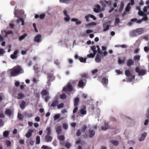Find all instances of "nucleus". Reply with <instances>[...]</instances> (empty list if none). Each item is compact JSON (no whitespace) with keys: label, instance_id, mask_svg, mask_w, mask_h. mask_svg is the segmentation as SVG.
Wrapping results in <instances>:
<instances>
[{"label":"nucleus","instance_id":"nucleus-1","mask_svg":"<svg viewBox=\"0 0 149 149\" xmlns=\"http://www.w3.org/2000/svg\"><path fill=\"white\" fill-rule=\"evenodd\" d=\"M144 31L143 28H138L132 31L130 33V36L131 37H136L143 33Z\"/></svg>","mask_w":149,"mask_h":149},{"label":"nucleus","instance_id":"nucleus-2","mask_svg":"<svg viewBox=\"0 0 149 149\" xmlns=\"http://www.w3.org/2000/svg\"><path fill=\"white\" fill-rule=\"evenodd\" d=\"M41 94L42 97L45 99V101L47 102L49 98V93L47 90L46 89L42 90L41 92Z\"/></svg>","mask_w":149,"mask_h":149},{"label":"nucleus","instance_id":"nucleus-3","mask_svg":"<svg viewBox=\"0 0 149 149\" xmlns=\"http://www.w3.org/2000/svg\"><path fill=\"white\" fill-rule=\"evenodd\" d=\"M64 92H70L72 91V86L70 83H68L67 85L65 86L63 90Z\"/></svg>","mask_w":149,"mask_h":149},{"label":"nucleus","instance_id":"nucleus-4","mask_svg":"<svg viewBox=\"0 0 149 149\" xmlns=\"http://www.w3.org/2000/svg\"><path fill=\"white\" fill-rule=\"evenodd\" d=\"M135 71L138 73V75L139 76H143L145 75L146 72L145 70L141 69L140 70L138 67H136L135 68Z\"/></svg>","mask_w":149,"mask_h":149},{"label":"nucleus","instance_id":"nucleus-5","mask_svg":"<svg viewBox=\"0 0 149 149\" xmlns=\"http://www.w3.org/2000/svg\"><path fill=\"white\" fill-rule=\"evenodd\" d=\"M47 78L48 80L51 81H53L55 80V78L54 76V72L52 71L51 72H48L47 74Z\"/></svg>","mask_w":149,"mask_h":149},{"label":"nucleus","instance_id":"nucleus-6","mask_svg":"<svg viewBox=\"0 0 149 149\" xmlns=\"http://www.w3.org/2000/svg\"><path fill=\"white\" fill-rule=\"evenodd\" d=\"M86 80L84 79H82L79 81L78 86L80 88H83L84 87L86 84Z\"/></svg>","mask_w":149,"mask_h":149},{"label":"nucleus","instance_id":"nucleus-7","mask_svg":"<svg viewBox=\"0 0 149 149\" xmlns=\"http://www.w3.org/2000/svg\"><path fill=\"white\" fill-rule=\"evenodd\" d=\"M14 68H15V70L18 75L24 72V70L21 66H17L14 67Z\"/></svg>","mask_w":149,"mask_h":149},{"label":"nucleus","instance_id":"nucleus-8","mask_svg":"<svg viewBox=\"0 0 149 149\" xmlns=\"http://www.w3.org/2000/svg\"><path fill=\"white\" fill-rule=\"evenodd\" d=\"M125 75L128 77H131L130 78V81H132V80L135 78V76H132V74L131 72L128 70H126L125 71Z\"/></svg>","mask_w":149,"mask_h":149},{"label":"nucleus","instance_id":"nucleus-9","mask_svg":"<svg viewBox=\"0 0 149 149\" xmlns=\"http://www.w3.org/2000/svg\"><path fill=\"white\" fill-rule=\"evenodd\" d=\"M89 17L92 18L94 20H95L96 19V17L94 15L91 14H89L88 15H86L85 17L87 22H89Z\"/></svg>","mask_w":149,"mask_h":149},{"label":"nucleus","instance_id":"nucleus-10","mask_svg":"<svg viewBox=\"0 0 149 149\" xmlns=\"http://www.w3.org/2000/svg\"><path fill=\"white\" fill-rule=\"evenodd\" d=\"M42 36L40 34H38L36 35L34 38V41L37 42H41V39Z\"/></svg>","mask_w":149,"mask_h":149},{"label":"nucleus","instance_id":"nucleus-11","mask_svg":"<svg viewBox=\"0 0 149 149\" xmlns=\"http://www.w3.org/2000/svg\"><path fill=\"white\" fill-rule=\"evenodd\" d=\"M58 140L60 141V144L64 145V144L62 141H64L65 139V138L64 136L63 135H59L58 137Z\"/></svg>","mask_w":149,"mask_h":149},{"label":"nucleus","instance_id":"nucleus-12","mask_svg":"<svg viewBox=\"0 0 149 149\" xmlns=\"http://www.w3.org/2000/svg\"><path fill=\"white\" fill-rule=\"evenodd\" d=\"M101 82L103 85L105 87H106L107 86L108 84V79L107 78L105 77L103 78L102 79Z\"/></svg>","mask_w":149,"mask_h":149},{"label":"nucleus","instance_id":"nucleus-13","mask_svg":"<svg viewBox=\"0 0 149 149\" xmlns=\"http://www.w3.org/2000/svg\"><path fill=\"white\" fill-rule=\"evenodd\" d=\"M101 55L97 54L95 58V60L97 63H100L101 62Z\"/></svg>","mask_w":149,"mask_h":149},{"label":"nucleus","instance_id":"nucleus-14","mask_svg":"<svg viewBox=\"0 0 149 149\" xmlns=\"http://www.w3.org/2000/svg\"><path fill=\"white\" fill-rule=\"evenodd\" d=\"M49 135L47 134L45 136V140L47 142H50L52 141V138Z\"/></svg>","mask_w":149,"mask_h":149},{"label":"nucleus","instance_id":"nucleus-15","mask_svg":"<svg viewBox=\"0 0 149 149\" xmlns=\"http://www.w3.org/2000/svg\"><path fill=\"white\" fill-rule=\"evenodd\" d=\"M18 53V51H15L13 53V54L11 55L10 57L12 59H16L17 57V54Z\"/></svg>","mask_w":149,"mask_h":149},{"label":"nucleus","instance_id":"nucleus-16","mask_svg":"<svg viewBox=\"0 0 149 149\" xmlns=\"http://www.w3.org/2000/svg\"><path fill=\"white\" fill-rule=\"evenodd\" d=\"M15 68H14L13 67L12 69L10 70V74L11 76L15 77L18 75L16 72H15Z\"/></svg>","mask_w":149,"mask_h":149},{"label":"nucleus","instance_id":"nucleus-17","mask_svg":"<svg viewBox=\"0 0 149 149\" xmlns=\"http://www.w3.org/2000/svg\"><path fill=\"white\" fill-rule=\"evenodd\" d=\"M5 113L6 115L10 116L12 114L13 112L10 109H7L5 110Z\"/></svg>","mask_w":149,"mask_h":149},{"label":"nucleus","instance_id":"nucleus-18","mask_svg":"<svg viewBox=\"0 0 149 149\" xmlns=\"http://www.w3.org/2000/svg\"><path fill=\"white\" fill-rule=\"evenodd\" d=\"M134 61L133 60L131 59H129L127 61L126 63L128 66H130L134 65Z\"/></svg>","mask_w":149,"mask_h":149},{"label":"nucleus","instance_id":"nucleus-19","mask_svg":"<svg viewBox=\"0 0 149 149\" xmlns=\"http://www.w3.org/2000/svg\"><path fill=\"white\" fill-rule=\"evenodd\" d=\"M34 131L32 129H30L28 132L26 134L25 136L27 138H29L31 137L32 135L33 132Z\"/></svg>","mask_w":149,"mask_h":149},{"label":"nucleus","instance_id":"nucleus-20","mask_svg":"<svg viewBox=\"0 0 149 149\" xmlns=\"http://www.w3.org/2000/svg\"><path fill=\"white\" fill-rule=\"evenodd\" d=\"M80 112L81 114L82 115H85L86 114V111L85 106H84L80 110Z\"/></svg>","mask_w":149,"mask_h":149},{"label":"nucleus","instance_id":"nucleus-21","mask_svg":"<svg viewBox=\"0 0 149 149\" xmlns=\"http://www.w3.org/2000/svg\"><path fill=\"white\" fill-rule=\"evenodd\" d=\"M95 132L93 130H91L89 131L88 136L89 137L91 138L94 136Z\"/></svg>","mask_w":149,"mask_h":149},{"label":"nucleus","instance_id":"nucleus-22","mask_svg":"<svg viewBox=\"0 0 149 149\" xmlns=\"http://www.w3.org/2000/svg\"><path fill=\"white\" fill-rule=\"evenodd\" d=\"M26 106V102L23 100L21 102V104L20 105V107L22 109H24Z\"/></svg>","mask_w":149,"mask_h":149},{"label":"nucleus","instance_id":"nucleus-23","mask_svg":"<svg viewBox=\"0 0 149 149\" xmlns=\"http://www.w3.org/2000/svg\"><path fill=\"white\" fill-rule=\"evenodd\" d=\"M147 133L146 132H144L141 134V137L139 139V140L140 141H143L146 137L147 136Z\"/></svg>","mask_w":149,"mask_h":149},{"label":"nucleus","instance_id":"nucleus-24","mask_svg":"<svg viewBox=\"0 0 149 149\" xmlns=\"http://www.w3.org/2000/svg\"><path fill=\"white\" fill-rule=\"evenodd\" d=\"M130 22H135L136 23L140 24L141 23V21L140 20H138L136 18L132 19L130 20Z\"/></svg>","mask_w":149,"mask_h":149},{"label":"nucleus","instance_id":"nucleus-25","mask_svg":"<svg viewBox=\"0 0 149 149\" xmlns=\"http://www.w3.org/2000/svg\"><path fill=\"white\" fill-rule=\"evenodd\" d=\"M79 97H76L74 99V106H78V103L79 102Z\"/></svg>","mask_w":149,"mask_h":149},{"label":"nucleus","instance_id":"nucleus-26","mask_svg":"<svg viewBox=\"0 0 149 149\" xmlns=\"http://www.w3.org/2000/svg\"><path fill=\"white\" fill-rule=\"evenodd\" d=\"M58 101L57 100H54L52 103L51 107H54L57 105L58 104Z\"/></svg>","mask_w":149,"mask_h":149},{"label":"nucleus","instance_id":"nucleus-27","mask_svg":"<svg viewBox=\"0 0 149 149\" xmlns=\"http://www.w3.org/2000/svg\"><path fill=\"white\" fill-rule=\"evenodd\" d=\"M97 8H94L93 9V11L96 13H98L100 10L101 9V7L100 5L98 4L96 6Z\"/></svg>","mask_w":149,"mask_h":149},{"label":"nucleus","instance_id":"nucleus-28","mask_svg":"<svg viewBox=\"0 0 149 149\" xmlns=\"http://www.w3.org/2000/svg\"><path fill=\"white\" fill-rule=\"evenodd\" d=\"M124 7V3L123 2L121 1V2L120 4V7L119 10V12H121Z\"/></svg>","mask_w":149,"mask_h":149},{"label":"nucleus","instance_id":"nucleus-29","mask_svg":"<svg viewBox=\"0 0 149 149\" xmlns=\"http://www.w3.org/2000/svg\"><path fill=\"white\" fill-rule=\"evenodd\" d=\"M24 97V95L22 93H20L18 94L17 99H22Z\"/></svg>","mask_w":149,"mask_h":149},{"label":"nucleus","instance_id":"nucleus-30","mask_svg":"<svg viewBox=\"0 0 149 149\" xmlns=\"http://www.w3.org/2000/svg\"><path fill=\"white\" fill-rule=\"evenodd\" d=\"M103 27L104 28L103 31H106L109 30V25H107L106 27V25L104 24L103 25Z\"/></svg>","mask_w":149,"mask_h":149},{"label":"nucleus","instance_id":"nucleus-31","mask_svg":"<svg viewBox=\"0 0 149 149\" xmlns=\"http://www.w3.org/2000/svg\"><path fill=\"white\" fill-rule=\"evenodd\" d=\"M108 127V125L107 123H105L104 125L102 127V129L104 130H106Z\"/></svg>","mask_w":149,"mask_h":149},{"label":"nucleus","instance_id":"nucleus-32","mask_svg":"<svg viewBox=\"0 0 149 149\" xmlns=\"http://www.w3.org/2000/svg\"><path fill=\"white\" fill-rule=\"evenodd\" d=\"M111 142L114 146H117L119 144V142L116 140H112L111 141Z\"/></svg>","mask_w":149,"mask_h":149},{"label":"nucleus","instance_id":"nucleus-33","mask_svg":"<svg viewBox=\"0 0 149 149\" xmlns=\"http://www.w3.org/2000/svg\"><path fill=\"white\" fill-rule=\"evenodd\" d=\"M10 133V131L7 130V131H4L3 132V136L7 137L9 135Z\"/></svg>","mask_w":149,"mask_h":149},{"label":"nucleus","instance_id":"nucleus-34","mask_svg":"<svg viewBox=\"0 0 149 149\" xmlns=\"http://www.w3.org/2000/svg\"><path fill=\"white\" fill-rule=\"evenodd\" d=\"M61 127L60 126H58L56 128V132L58 134H61Z\"/></svg>","mask_w":149,"mask_h":149},{"label":"nucleus","instance_id":"nucleus-35","mask_svg":"<svg viewBox=\"0 0 149 149\" xmlns=\"http://www.w3.org/2000/svg\"><path fill=\"white\" fill-rule=\"evenodd\" d=\"M24 118V116L20 113H18L17 115L18 118L20 120H22Z\"/></svg>","mask_w":149,"mask_h":149},{"label":"nucleus","instance_id":"nucleus-36","mask_svg":"<svg viewBox=\"0 0 149 149\" xmlns=\"http://www.w3.org/2000/svg\"><path fill=\"white\" fill-rule=\"evenodd\" d=\"M60 116L61 115L59 113L56 114L54 116V119L55 120H56L59 118Z\"/></svg>","mask_w":149,"mask_h":149},{"label":"nucleus","instance_id":"nucleus-37","mask_svg":"<svg viewBox=\"0 0 149 149\" xmlns=\"http://www.w3.org/2000/svg\"><path fill=\"white\" fill-rule=\"evenodd\" d=\"M36 143L37 144H39L40 142V137L39 136H38L36 138Z\"/></svg>","mask_w":149,"mask_h":149},{"label":"nucleus","instance_id":"nucleus-38","mask_svg":"<svg viewBox=\"0 0 149 149\" xmlns=\"http://www.w3.org/2000/svg\"><path fill=\"white\" fill-rule=\"evenodd\" d=\"M46 132L47 134L50 135L51 133V129L50 127H47L46 130Z\"/></svg>","mask_w":149,"mask_h":149},{"label":"nucleus","instance_id":"nucleus-39","mask_svg":"<svg viewBox=\"0 0 149 149\" xmlns=\"http://www.w3.org/2000/svg\"><path fill=\"white\" fill-rule=\"evenodd\" d=\"M27 34L26 33H24L23 35L20 36L19 37V40L20 41H21L23 40L26 36Z\"/></svg>","mask_w":149,"mask_h":149},{"label":"nucleus","instance_id":"nucleus-40","mask_svg":"<svg viewBox=\"0 0 149 149\" xmlns=\"http://www.w3.org/2000/svg\"><path fill=\"white\" fill-rule=\"evenodd\" d=\"M140 58V56L139 55H136L134 56V61H139Z\"/></svg>","mask_w":149,"mask_h":149},{"label":"nucleus","instance_id":"nucleus-41","mask_svg":"<svg viewBox=\"0 0 149 149\" xmlns=\"http://www.w3.org/2000/svg\"><path fill=\"white\" fill-rule=\"evenodd\" d=\"M130 3H129L127 5L125 9V11L126 12H129V11L130 8Z\"/></svg>","mask_w":149,"mask_h":149},{"label":"nucleus","instance_id":"nucleus-42","mask_svg":"<svg viewBox=\"0 0 149 149\" xmlns=\"http://www.w3.org/2000/svg\"><path fill=\"white\" fill-rule=\"evenodd\" d=\"M4 32L5 33L6 35L4 36L5 37L7 36V35L9 34H12L13 33V32L12 31L9 30L8 31H7L6 30L4 31Z\"/></svg>","mask_w":149,"mask_h":149},{"label":"nucleus","instance_id":"nucleus-43","mask_svg":"<svg viewBox=\"0 0 149 149\" xmlns=\"http://www.w3.org/2000/svg\"><path fill=\"white\" fill-rule=\"evenodd\" d=\"M78 59L81 62L85 63L86 62V58H84L82 57H79Z\"/></svg>","mask_w":149,"mask_h":149},{"label":"nucleus","instance_id":"nucleus-44","mask_svg":"<svg viewBox=\"0 0 149 149\" xmlns=\"http://www.w3.org/2000/svg\"><path fill=\"white\" fill-rule=\"evenodd\" d=\"M14 14L15 17H19V15L18 14V10L15 8L14 10Z\"/></svg>","mask_w":149,"mask_h":149},{"label":"nucleus","instance_id":"nucleus-45","mask_svg":"<svg viewBox=\"0 0 149 149\" xmlns=\"http://www.w3.org/2000/svg\"><path fill=\"white\" fill-rule=\"evenodd\" d=\"M96 24L95 22H91L90 23L86 25V27L87 28L88 26L92 25H95Z\"/></svg>","mask_w":149,"mask_h":149},{"label":"nucleus","instance_id":"nucleus-46","mask_svg":"<svg viewBox=\"0 0 149 149\" xmlns=\"http://www.w3.org/2000/svg\"><path fill=\"white\" fill-rule=\"evenodd\" d=\"M87 128V126L86 125H84L82 127L81 131L82 132L84 133Z\"/></svg>","mask_w":149,"mask_h":149},{"label":"nucleus","instance_id":"nucleus-47","mask_svg":"<svg viewBox=\"0 0 149 149\" xmlns=\"http://www.w3.org/2000/svg\"><path fill=\"white\" fill-rule=\"evenodd\" d=\"M96 48L95 46H93L91 47V49L93 51V53L96 54L97 51L96 50Z\"/></svg>","mask_w":149,"mask_h":149},{"label":"nucleus","instance_id":"nucleus-48","mask_svg":"<svg viewBox=\"0 0 149 149\" xmlns=\"http://www.w3.org/2000/svg\"><path fill=\"white\" fill-rule=\"evenodd\" d=\"M120 19L119 18H116L115 20L114 23L115 25L118 24L120 23Z\"/></svg>","mask_w":149,"mask_h":149},{"label":"nucleus","instance_id":"nucleus-49","mask_svg":"<svg viewBox=\"0 0 149 149\" xmlns=\"http://www.w3.org/2000/svg\"><path fill=\"white\" fill-rule=\"evenodd\" d=\"M144 17L142 18L140 20L141 22L143 21H146L148 19V17H147V15L145 14V15H144Z\"/></svg>","mask_w":149,"mask_h":149},{"label":"nucleus","instance_id":"nucleus-50","mask_svg":"<svg viewBox=\"0 0 149 149\" xmlns=\"http://www.w3.org/2000/svg\"><path fill=\"white\" fill-rule=\"evenodd\" d=\"M64 105V104L63 103H61L57 105V108L58 109L62 108L63 107Z\"/></svg>","mask_w":149,"mask_h":149},{"label":"nucleus","instance_id":"nucleus-51","mask_svg":"<svg viewBox=\"0 0 149 149\" xmlns=\"http://www.w3.org/2000/svg\"><path fill=\"white\" fill-rule=\"evenodd\" d=\"M95 54L90 53L89 54H88L87 56L89 58H93L95 56Z\"/></svg>","mask_w":149,"mask_h":149},{"label":"nucleus","instance_id":"nucleus-52","mask_svg":"<svg viewBox=\"0 0 149 149\" xmlns=\"http://www.w3.org/2000/svg\"><path fill=\"white\" fill-rule=\"evenodd\" d=\"M66 95L65 94H62L60 95V98L62 99H64L66 98Z\"/></svg>","mask_w":149,"mask_h":149},{"label":"nucleus","instance_id":"nucleus-53","mask_svg":"<svg viewBox=\"0 0 149 149\" xmlns=\"http://www.w3.org/2000/svg\"><path fill=\"white\" fill-rule=\"evenodd\" d=\"M81 130L80 129H78L77 132V133L76 134V135L77 136H79L81 135Z\"/></svg>","mask_w":149,"mask_h":149},{"label":"nucleus","instance_id":"nucleus-54","mask_svg":"<svg viewBox=\"0 0 149 149\" xmlns=\"http://www.w3.org/2000/svg\"><path fill=\"white\" fill-rule=\"evenodd\" d=\"M63 127L65 129H67L68 127V125L67 123H64L63 124Z\"/></svg>","mask_w":149,"mask_h":149},{"label":"nucleus","instance_id":"nucleus-55","mask_svg":"<svg viewBox=\"0 0 149 149\" xmlns=\"http://www.w3.org/2000/svg\"><path fill=\"white\" fill-rule=\"evenodd\" d=\"M74 108L73 111V113H74L76 112L78 110V106H74Z\"/></svg>","mask_w":149,"mask_h":149},{"label":"nucleus","instance_id":"nucleus-56","mask_svg":"<svg viewBox=\"0 0 149 149\" xmlns=\"http://www.w3.org/2000/svg\"><path fill=\"white\" fill-rule=\"evenodd\" d=\"M70 1V0H59L60 2L64 3H68Z\"/></svg>","mask_w":149,"mask_h":149},{"label":"nucleus","instance_id":"nucleus-57","mask_svg":"<svg viewBox=\"0 0 149 149\" xmlns=\"http://www.w3.org/2000/svg\"><path fill=\"white\" fill-rule=\"evenodd\" d=\"M66 17H64V19L66 22L69 21L70 19V18L69 15L66 16Z\"/></svg>","mask_w":149,"mask_h":149},{"label":"nucleus","instance_id":"nucleus-58","mask_svg":"<svg viewBox=\"0 0 149 149\" xmlns=\"http://www.w3.org/2000/svg\"><path fill=\"white\" fill-rule=\"evenodd\" d=\"M71 144L68 142H67L65 145V146L67 148H68L71 147Z\"/></svg>","mask_w":149,"mask_h":149},{"label":"nucleus","instance_id":"nucleus-59","mask_svg":"<svg viewBox=\"0 0 149 149\" xmlns=\"http://www.w3.org/2000/svg\"><path fill=\"white\" fill-rule=\"evenodd\" d=\"M124 59H119L118 60V62L119 64H123L124 63Z\"/></svg>","mask_w":149,"mask_h":149},{"label":"nucleus","instance_id":"nucleus-60","mask_svg":"<svg viewBox=\"0 0 149 149\" xmlns=\"http://www.w3.org/2000/svg\"><path fill=\"white\" fill-rule=\"evenodd\" d=\"M138 14L139 15L141 16H143L144 15H145V13L142 11L139 12Z\"/></svg>","mask_w":149,"mask_h":149},{"label":"nucleus","instance_id":"nucleus-61","mask_svg":"<svg viewBox=\"0 0 149 149\" xmlns=\"http://www.w3.org/2000/svg\"><path fill=\"white\" fill-rule=\"evenodd\" d=\"M45 14L44 13H42L40 15L39 17L40 19H43L45 18Z\"/></svg>","mask_w":149,"mask_h":149},{"label":"nucleus","instance_id":"nucleus-62","mask_svg":"<svg viewBox=\"0 0 149 149\" xmlns=\"http://www.w3.org/2000/svg\"><path fill=\"white\" fill-rule=\"evenodd\" d=\"M34 95L35 97L37 98H39L40 97L39 93H35Z\"/></svg>","mask_w":149,"mask_h":149},{"label":"nucleus","instance_id":"nucleus-63","mask_svg":"<svg viewBox=\"0 0 149 149\" xmlns=\"http://www.w3.org/2000/svg\"><path fill=\"white\" fill-rule=\"evenodd\" d=\"M98 70L97 69H94L91 71V72L93 74H94L97 72Z\"/></svg>","mask_w":149,"mask_h":149},{"label":"nucleus","instance_id":"nucleus-64","mask_svg":"<svg viewBox=\"0 0 149 149\" xmlns=\"http://www.w3.org/2000/svg\"><path fill=\"white\" fill-rule=\"evenodd\" d=\"M146 115V118L149 119V108L147 110V113Z\"/></svg>","mask_w":149,"mask_h":149}]
</instances>
